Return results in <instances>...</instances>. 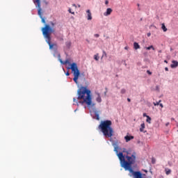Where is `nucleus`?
<instances>
[{
    "label": "nucleus",
    "mask_w": 178,
    "mask_h": 178,
    "mask_svg": "<svg viewBox=\"0 0 178 178\" xmlns=\"http://www.w3.org/2000/svg\"><path fill=\"white\" fill-rule=\"evenodd\" d=\"M168 124H169V122H167V123L165 124V126L168 127Z\"/></svg>",
    "instance_id": "40"
},
{
    "label": "nucleus",
    "mask_w": 178,
    "mask_h": 178,
    "mask_svg": "<svg viewBox=\"0 0 178 178\" xmlns=\"http://www.w3.org/2000/svg\"><path fill=\"white\" fill-rule=\"evenodd\" d=\"M95 116L96 118V120H99V113L98 111H95Z\"/></svg>",
    "instance_id": "16"
},
{
    "label": "nucleus",
    "mask_w": 178,
    "mask_h": 178,
    "mask_svg": "<svg viewBox=\"0 0 178 178\" xmlns=\"http://www.w3.org/2000/svg\"><path fill=\"white\" fill-rule=\"evenodd\" d=\"M137 5H138V6H140V4L138 3Z\"/></svg>",
    "instance_id": "43"
},
{
    "label": "nucleus",
    "mask_w": 178,
    "mask_h": 178,
    "mask_svg": "<svg viewBox=\"0 0 178 178\" xmlns=\"http://www.w3.org/2000/svg\"><path fill=\"white\" fill-rule=\"evenodd\" d=\"M73 101H74V102H75L76 104H79V102H77V100H76V98H74V99H73Z\"/></svg>",
    "instance_id": "27"
},
{
    "label": "nucleus",
    "mask_w": 178,
    "mask_h": 178,
    "mask_svg": "<svg viewBox=\"0 0 178 178\" xmlns=\"http://www.w3.org/2000/svg\"><path fill=\"white\" fill-rule=\"evenodd\" d=\"M164 63H168V60H164Z\"/></svg>",
    "instance_id": "39"
},
{
    "label": "nucleus",
    "mask_w": 178,
    "mask_h": 178,
    "mask_svg": "<svg viewBox=\"0 0 178 178\" xmlns=\"http://www.w3.org/2000/svg\"><path fill=\"white\" fill-rule=\"evenodd\" d=\"M77 99H83L82 102H79V104H86L88 108H94L95 106V103H92L91 90L87 89V87L81 86L78 90Z\"/></svg>",
    "instance_id": "2"
},
{
    "label": "nucleus",
    "mask_w": 178,
    "mask_h": 178,
    "mask_svg": "<svg viewBox=\"0 0 178 178\" xmlns=\"http://www.w3.org/2000/svg\"><path fill=\"white\" fill-rule=\"evenodd\" d=\"M60 63H62V65H69L70 64V62L69 61V60H65V61H63L62 60H60Z\"/></svg>",
    "instance_id": "13"
},
{
    "label": "nucleus",
    "mask_w": 178,
    "mask_h": 178,
    "mask_svg": "<svg viewBox=\"0 0 178 178\" xmlns=\"http://www.w3.org/2000/svg\"><path fill=\"white\" fill-rule=\"evenodd\" d=\"M73 75H74V78L73 80L74 81V83H76V84H77L78 83V80H79V77H80V70H79V67H77V63H72L71 64V67L70 68Z\"/></svg>",
    "instance_id": "5"
},
{
    "label": "nucleus",
    "mask_w": 178,
    "mask_h": 178,
    "mask_svg": "<svg viewBox=\"0 0 178 178\" xmlns=\"http://www.w3.org/2000/svg\"><path fill=\"white\" fill-rule=\"evenodd\" d=\"M65 74H66V76H70V73H69V72H67V73Z\"/></svg>",
    "instance_id": "34"
},
{
    "label": "nucleus",
    "mask_w": 178,
    "mask_h": 178,
    "mask_svg": "<svg viewBox=\"0 0 178 178\" xmlns=\"http://www.w3.org/2000/svg\"><path fill=\"white\" fill-rule=\"evenodd\" d=\"M171 120H175V118H172Z\"/></svg>",
    "instance_id": "41"
},
{
    "label": "nucleus",
    "mask_w": 178,
    "mask_h": 178,
    "mask_svg": "<svg viewBox=\"0 0 178 178\" xmlns=\"http://www.w3.org/2000/svg\"><path fill=\"white\" fill-rule=\"evenodd\" d=\"M124 49H127V50L129 49V47H125Z\"/></svg>",
    "instance_id": "38"
},
{
    "label": "nucleus",
    "mask_w": 178,
    "mask_h": 178,
    "mask_svg": "<svg viewBox=\"0 0 178 178\" xmlns=\"http://www.w3.org/2000/svg\"><path fill=\"white\" fill-rule=\"evenodd\" d=\"M154 161H152V163H154Z\"/></svg>",
    "instance_id": "46"
},
{
    "label": "nucleus",
    "mask_w": 178,
    "mask_h": 178,
    "mask_svg": "<svg viewBox=\"0 0 178 178\" xmlns=\"http://www.w3.org/2000/svg\"><path fill=\"white\" fill-rule=\"evenodd\" d=\"M112 143V145L114 147V151L117 153V155L120 161L122 168H124L125 170H129L131 168V165L136 163V159L137 158V153L133 150H127L123 149L122 152L118 153L119 149V141L118 140H113L110 139ZM123 152H126V156L123 155Z\"/></svg>",
    "instance_id": "1"
},
{
    "label": "nucleus",
    "mask_w": 178,
    "mask_h": 178,
    "mask_svg": "<svg viewBox=\"0 0 178 178\" xmlns=\"http://www.w3.org/2000/svg\"><path fill=\"white\" fill-rule=\"evenodd\" d=\"M78 7L80 8V5H79Z\"/></svg>",
    "instance_id": "44"
},
{
    "label": "nucleus",
    "mask_w": 178,
    "mask_h": 178,
    "mask_svg": "<svg viewBox=\"0 0 178 178\" xmlns=\"http://www.w3.org/2000/svg\"><path fill=\"white\" fill-rule=\"evenodd\" d=\"M73 6H76V4H73Z\"/></svg>",
    "instance_id": "42"
},
{
    "label": "nucleus",
    "mask_w": 178,
    "mask_h": 178,
    "mask_svg": "<svg viewBox=\"0 0 178 178\" xmlns=\"http://www.w3.org/2000/svg\"><path fill=\"white\" fill-rule=\"evenodd\" d=\"M146 49H147V51H149V49H153V51H155V48L152 45H151L148 47H146Z\"/></svg>",
    "instance_id": "19"
},
{
    "label": "nucleus",
    "mask_w": 178,
    "mask_h": 178,
    "mask_svg": "<svg viewBox=\"0 0 178 178\" xmlns=\"http://www.w3.org/2000/svg\"><path fill=\"white\" fill-rule=\"evenodd\" d=\"M42 34L46 39V42L49 47V49H54V47L56 48L58 47L56 44L51 43V34L55 32L54 29H52L49 25L46 24L44 27L42 29Z\"/></svg>",
    "instance_id": "4"
},
{
    "label": "nucleus",
    "mask_w": 178,
    "mask_h": 178,
    "mask_svg": "<svg viewBox=\"0 0 178 178\" xmlns=\"http://www.w3.org/2000/svg\"><path fill=\"white\" fill-rule=\"evenodd\" d=\"M127 101L128 102H131V99H130V98H127Z\"/></svg>",
    "instance_id": "35"
},
{
    "label": "nucleus",
    "mask_w": 178,
    "mask_h": 178,
    "mask_svg": "<svg viewBox=\"0 0 178 178\" xmlns=\"http://www.w3.org/2000/svg\"><path fill=\"white\" fill-rule=\"evenodd\" d=\"M177 66H178V61L173 60L172 61V64L170 65V67H172V69H175V67H177Z\"/></svg>",
    "instance_id": "10"
},
{
    "label": "nucleus",
    "mask_w": 178,
    "mask_h": 178,
    "mask_svg": "<svg viewBox=\"0 0 178 178\" xmlns=\"http://www.w3.org/2000/svg\"><path fill=\"white\" fill-rule=\"evenodd\" d=\"M103 54L106 56V52H105V51H103Z\"/></svg>",
    "instance_id": "37"
},
{
    "label": "nucleus",
    "mask_w": 178,
    "mask_h": 178,
    "mask_svg": "<svg viewBox=\"0 0 178 178\" xmlns=\"http://www.w3.org/2000/svg\"><path fill=\"white\" fill-rule=\"evenodd\" d=\"M165 72H169V68H168V67H165Z\"/></svg>",
    "instance_id": "29"
},
{
    "label": "nucleus",
    "mask_w": 178,
    "mask_h": 178,
    "mask_svg": "<svg viewBox=\"0 0 178 178\" xmlns=\"http://www.w3.org/2000/svg\"><path fill=\"white\" fill-rule=\"evenodd\" d=\"M99 129L106 138H111L113 136V128H112V121L111 120L102 121Z\"/></svg>",
    "instance_id": "3"
},
{
    "label": "nucleus",
    "mask_w": 178,
    "mask_h": 178,
    "mask_svg": "<svg viewBox=\"0 0 178 178\" xmlns=\"http://www.w3.org/2000/svg\"><path fill=\"white\" fill-rule=\"evenodd\" d=\"M71 45H72V42H68L66 43V46L67 48H70Z\"/></svg>",
    "instance_id": "22"
},
{
    "label": "nucleus",
    "mask_w": 178,
    "mask_h": 178,
    "mask_svg": "<svg viewBox=\"0 0 178 178\" xmlns=\"http://www.w3.org/2000/svg\"><path fill=\"white\" fill-rule=\"evenodd\" d=\"M121 94H126V89H122L121 90Z\"/></svg>",
    "instance_id": "24"
},
{
    "label": "nucleus",
    "mask_w": 178,
    "mask_h": 178,
    "mask_svg": "<svg viewBox=\"0 0 178 178\" xmlns=\"http://www.w3.org/2000/svg\"><path fill=\"white\" fill-rule=\"evenodd\" d=\"M165 175H170L172 173V170L169 168H165Z\"/></svg>",
    "instance_id": "18"
},
{
    "label": "nucleus",
    "mask_w": 178,
    "mask_h": 178,
    "mask_svg": "<svg viewBox=\"0 0 178 178\" xmlns=\"http://www.w3.org/2000/svg\"><path fill=\"white\" fill-rule=\"evenodd\" d=\"M96 97V102H98V104H101L102 102V98L101 97V94L98 92H95Z\"/></svg>",
    "instance_id": "8"
},
{
    "label": "nucleus",
    "mask_w": 178,
    "mask_h": 178,
    "mask_svg": "<svg viewBox=\"0 0 178 178\" xmlns=\"http://www.w3.org/2000/svg\"><path fill=\"white\" fill-rule=\"evenodd\" d=\"M134 138V136H126L124 137V139L126 140V143H129L131 140H133Z\"/></svg>",
    "instance_id": "11"
},
{
    "label": "nucleus",
    "mask_w": 178,
    "mask_h": 178,
    "mask_svg": "<svg viewBox=\"0 0 178 178\" xmlns=\"http://www.w3.org/2000/svg\"><path fill=\"white\" fill-rule=\"evenodd\" d=\"M95 37H96V38H98V37H99V34L96 33L94 35Z\"/></svg>",
    "instance_id": "25"
},
{
    "label": "nucleus",
    "mask_w": 178,
    "mask_h": 178,
    "mask_svg": "<svg viewBox=\"0 0 178 178\" xmlns=\"http://www.w3.org/2000/svg\"><path fill=\"white\" fill-rule=\"evenodd\" d=\"M36 8H38V15L42 19V23L45 24V19L42 17V9L41 8V0H33Z\"/></svg>",
    "instance_id": "7"
},
{
    "label": "nucleus",
    "mask_w": 178,
    "mask_h": 178,
    "mask_svg": "<svg viewBox=\"0 0 178 178\" xmlns=\"http://www.w3.org/2000/svg\"><path fill=\"white\" fill-rule=\"evenodd\" d=\"M69 12H70V13H72V15H74V12H72L71 9H69Z\"/></svg>",
    "instance_id": "26"
},
{
    "label": "nucleus",
    "mask_w": 178,
    "mask_h": 178,
    "mask_svg": "<svg viewBox=\"0 0 178 178\" xmlns=\"http://www.w3.org/2000/svg\"><path fill=\"white\" fill-rule=\"evenodd\" d=\"M161 29H162L163 31H164V32L168 31V29H167L166 26H165V24H162V25H161Z\"/></svg>",
    "instance_id": "17"
},
{
    "label": "nucleus",
    "mask_w": 178,
    "mask_h": 178,
    "mask_svg": "<svg viewBox=\"0 0 178 178\" xmlns=\"http://www.w3.org/2000/svg\"><path fill=\"white\" fill-rule=\"evenodd\" d=\"M112 13V8H107L106 12L104 13V16H109Z\"/></svg>",
    "instance_id": "12"
},
{
    "label": "nucleus",
    "mask_w": 178,
    "mask_h": 178,
    "mask_svg": "<svg viewBox=\"0 0 178 178\" xmlns=\"http://www.w3.org/2000/svg\"><path fill=\"white\" fill-rule=\"evenodd\" d=\"M50 24H51V27H54V26H55V24L54 22H50Z\"/></svg>",
    "instance_id": "28"
},
{
    "label": "nucleus",
    "mask_w": 178,
    "mask_h": 178,
    "mask_svg": "<svg viewBox=\"0 0 178 178\" xmlns=\"http://www.w3.org/2000/svg\"><path fill=\"white\" fill-rule=\"evenodd\" d=\"M151 120H152L151 117H149V115L147 116L146 122L150 124Z\"/></svg>",
    "instance_id": "20"
},
{
    "label": "nucleus",
    "mask_w": 178,
    "mask_h": 178,
    "mask_svg": "<svg viewBox=\"0 0 178 178\" xmlns=\"http://www.w3.org/2000/svg\"><path fill=\"white\" fill-rule=\"evenodd\" d=\"M94 59L96 60H99V56H98V54H95L94 56Z\"/></svg>",
    "instance_id": "21"
},
{
    "label": "nucleus",
    "mask_w": 178,
    "mask_h": 178,
    "mask_svg": "<svg viewBox=\"0 0 178 178\" xmlns=\"http://www.w3.org/2000/svg\"><path fill=\"white\" fill-rule=\"evenodd\" d=\"M87 13V20H92V15L91 14V11L90 10H86Z\"/></svg>",
    "instance_id": "9"
},
{
    "label": "nucleus",
    "mask_w": 178,
    "mask_h": 178,
    "mask_svg": "<svg viewBox=\"0 0 178 178\" xmlns=\"http://www.w3.org/2000/svg\"><path fill=\"white\" fill-rule=\"evenodd\" d=\"M154 161H152V163H154Z\"/></svg>",
    "instance_id": "45"
},
{
    "label": "nucleus",
    "mask_w": 178,
    "mask_h": 178,
    "mask_svg": "<svg viewBox=\"0 0 178 178\" xmlns=\"http://www.w3.org/2000/svg\"><path fill=\"white\" fill-rule=\"evenodd\" d=\"M108 3H109V1H108V0H106L105 4H106V5H108Z\"/></svg>",
    "instance_id": "33"
},
{
    "label": "nucleus",
    "mask_w": 178,
    "mask_h": 178,
    "mask_svg": "<svg viewBox=\"0 0 178 178\" xmlns=\"http://www.w3.org/2000/svg\"><path fill=\"white\" fill-rule=\"evenodd\" d=\"M145 129V123H142L140 124V131L143 132L144 131V129Z\"/></svg>",
    "instance_id": "14"
},
{
    "label": "nucleus",
    "mask_w": 178,
    "mask_h": 178,
    "mask_svg": "<svg viewBox=\"0 0 178 178\" xmlns=\"http://www.w3.org/2000/svg\"><path fill=\"white\" fill-rule=\"evenodd\" d=\"M147 37H151V33H147Z\"/></svg>",
    "instance_id": "36"
},
{
    "label": "nucleus",
    "mask_w": 178,
    "mask_h": 178,
    "mask_svg": "<svg viewBox=\"0 0 178 178\" xmlns=\"http://www.w3.org/2000/svg\"><path fill=\"white\" fill-rule=\"evenodd\" d=\"M159 52H162L161 51H159Z\"/></svg>",
    "instance_id": "47"
},
{
    "label": "nucleus",
    "mask_w": 178,
    "mask_h": 178,
    "mask_svg": "<svg viewBox=\"0 0 178 178\" xmlns=\"http://www.w3.org/2000/svg\"><path fill=\"white\" fill-rule=\"evenodd\" d=\"M134 49H140V44H138V43L135 42L134 43Z\"/></svg>",
    "instance_id": "15"
},
{
    "label": "nucleus",
    "mask_w": 178,
    "mask_h": 178,
    "mask_svg": "<svg viewBox=\"0 0 178 178\" xmlns=\"http://www.w3.org/2000/svg\"><path fill=\"white\" fill-rule=\"evenodd\" d=\"M73 75H74V78L73 80L74 81V83H76V84H77L78 83V80H79V77H80V70H79V67H77V63H72L71 64V67L70 68Z\"/></svg>",
    "instance_id": "6"
},
{
    "label": "nucleus",
    "mask_w": 178,
    "mask_h": 178,
    "mask_svg": "<svg viewBox=\"0 0 178 178\" xmlns=\"http://www.w3.org/2000/svg\"><path fill=\"white\" fill-rule=\"evenodd\" d=\"M147 116H149V115H147V113H143V117H144V118H147Z\"/></svg>",
    "instance_id": "31"
},
{
    "label": "nucleus",
    "mask_w": 178,
    "mask_h": 178,
    "mask_svg": "<svg viewBox=\"0 0 178 178\" xmlns=\"http://www.w3.org/2000/svg\"><path fill=\"white\" fill-rule=\"evenodd\" d=\"M159 106H161V108H163V104L159 103Z\"/></svg>",
    "instance_id": "32"
},
{
    "label": "nucleus",
    "mask_w": 178,
    "mask_h": 178,
    "mask_svg": "<svg viewBox=\"0 0 178 178\" xmlns=\"http://www.w3.org/2000/svg\"><path fill=\"white\" fill-rule=\"evenodd\" d=\"M147 73L148 74H152V72H151L149 70H147Z\"/></svg>",
    "instance_id": "30"
},
{
    "label": "nucleus",
    "mask_w": 178,
    "mask_h": 178,
    "mask_svg": "<svg viewBox=\"0 0 178 178\" xmlns=\"http://www.w3.org/2000/svg\"><path fill=\"white\" fill-rule=\"evenodd\" d=\"M161 102V100H159V102H154L153 104H154V106H158V105H159V103Z\"/></svg>",
    "instance_id": "23"
}]
</instances>
